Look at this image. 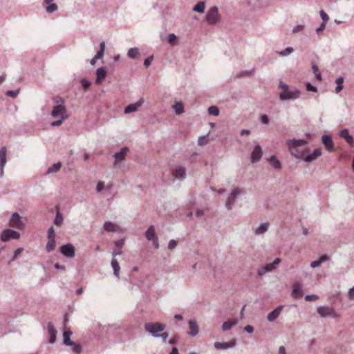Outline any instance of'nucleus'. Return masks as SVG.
I'll return each instance as SVG.
<instances>
[{"label":"nucleus","instance_id":"obj_62","mask_svg":"<svg viewBox=\"0 0 354 354\" xmlns=\"http://www.w3.org/2000/svg\"><path fill=\"white\" fill-rule=\"evenodd\" d=\"M90 86V83L88 81L86 80H82V86L83 88H84L85 89H87Z\"/></svg>","mask_w":354,"mask_h":354},{"label":"nucleus","instance_id":"obj_45","mask_svg":"<svg viewBox=\"0 0 354 354\" xmlns=\"http://www.w3.org/2000/svg\"><path fill=\"white\" fill-rule=\"evenodd\" d=\"M319 13L323 22H326L329 19L328 15L323 10H321Z\"/></svg>","mask_w":354,"mask_h":354},{"label":"nucleus","instance_id":"obj_28","mask_svg":"<svg viewBox=\"0 0 354 354\" xmlns=\"http://www.w3.org/2000/svg\"><path fill=\"white\" fill-rule=\"evenodd\" d=\"M327 260H328V257L326 254H323L320 256L319 259H318L317 261H312L311 267L312 268H317L320 266L322 263L326 262Z\"/></svg>","mask_w":354,"mask_h":354},{"label":"nucleus","instance_id":"obj_21","mask_svg":"<svg viewBox=\"0 0 354 354\" xmlns=\"http://www.w3.org/2000/svg\"><path fill=\"white\" fill-rule=\"evenodd\" d=\"M282 306H279L277 308L274 309L273 311L268 314L267 319L269 320V322H272L277 319L279 315L281 312Z\"/></svg>","mask_w":354,"mask_h":354},{"label":"nucleus","instance_id":"obj_48","mask_svg":"<svg viewBox=\"0 0 354 354\" xmlns=\"http://www.w3.org/2000/svg\"><path fill=\"white\" fill-rule=\"evenodd\" d=\"M62 222H63V218H62V216L58 213L57 214L56 218H55V225L59 226L62 224Z\"/></svg>","mask_w":354,"mask_h":354},{"label":"nucleus","instance_id":"obj_47","mask_svg":"<svg viewBox=\"0 0 354 354\" xmlns=\"http://www.w3.org/2000/svg\"><path fill=\"white\" fill-rule=\"evenodd\" d=\"M176 41V35H174V34H171V35H169V36H168V43H169V44L173 46L175 44Z\"/></svg>","mask_w":354,"mask_h":354},{"label":"nucleus","instance_id":"obj_51","mask_svg":"<svg viewBox=\"0 0 354 354\" xmlns=\"http://www.w3.org/2000/svg\"><path fill=\"white\" fill-rule=\"evenodd\" d=\"M55 239V230L53 227H50L48 232V239Z\"/></svg>","mask_w":354,"mask_h":354},{"label":"nucleus","instance_id":"obj_24","mask_svg":"<svg viewBox=\"0 0 354 354\" xmlns=\"http://www.w3.org/2000/svg\"><path fill=\"white\" fill-rule=\"evenodd\" d=\"M127 152H128V148L124 147L123 149H121V151L115 153V163L124 160Z\"/></svg>","mask_w":354,"mask_h":354},{"label":"nucleus","instance_id":"obj_7","mask_svg":"<svg viewBox=\"0 0 354 354\" xmlns=\"http://www.w3.org/2000/svg\"><path fill=\"white\" fill-rule=\"evenodd\" d=\"M20 238V234L11 229H6L3 230L1 233V236H0V239L3 241H8L10 239H19Z\"/></svg>","mask_w":354,"mask_h":354},{"label":"nucleus","instance_id":"obj_61","mask_svg":"<svg viewBox=\"0 0 354 354\" xmlns=\"http://www.w3.org/2000/svg\"><path fill=\"white\" fill-rule=\"evenodd\" d=\"M261 122L263 123V124H268V116L266 115H261Z\"/></svg>","mask_w":354,"mask_h":354},{"label":"nucleus","instance_id":"obj_8","mask_svg":"<svg viewBox=\"0 0 354 354\" xmlns=\"http://www.w3.org/2000/svg\"><path fill=\"white\" fill-rule=\"evenodd\" d=\"M281 261V260L279 258H277L272 263H268L265 266L261 267L259 270V275H263L265 273L274 270Z\"/></svg>","mask_w":354,"mask_h":354},{"label":"nucleus","instance_id":"obj_34","mask_svg":"<svg viewBox=\"0 0 354 354\" xmlns=\"http://www.w3.org/2000/svg\"><path fill=\"white\" fill-rule=\"evenodd\" d=\"M48 241L46 243V251L48 252H53L55 248V239H48Z\"/></svg>","mask_w":354,"mask_h":354},{"label":"nucleus","instance_id":"obj_59","mask_svg":"<svg viewBox=\"0 0 354 354\" xmlns=\"http://www.w3.org/2000/svg\"><path fill=\"white\" fill-rule=\"evenodd\" d=\"M325 29V24H320V26L316 29V32H317L318 35L320 34Z\"/></svg>","mask_w":354,"mask_h":354},{"label":"nucleus","instance_id":"obj_32","mask_svg":"<svg viewBox=\"0 0 354 354\" xmlns=\"http://www.w3.org/2000/svg\"><path fill=\"white\" fill-rule=\"evenodd\" d=\"M270 165L275 169L281 168V164L278 161L277 158L274 156L270 157L269 159Z\"/></svg>","mask_w":354,"mask_h":354},{"label":"nucleus","instance_id":"obj_27","mask_svg":"<svg viewBox=\"0 0 354 354\" xmlns=\"http://www.w3.org/2000/svg\"><path fill=\"white\" fill-rule=\"evenodd\" d=\"M104 230L107 232H115L118 231V227L112 222H106L104 223Z\"/></svg>","mask_w":354,"mask_h":354},{"label":"nucleus","instance_id":"obj_54","mask_svg":"<svg viewBox=\"0 0 354 354\" xmlns=\"http://www.w3.org/2000/svg\"><path fill=\"white\" fill-rule=\"evenodd\" d=\"M306 87H307L308 91L317 92V87L311 85L310 83H308Z\"/></svg>","mask_w":354,"mask_h":354},{"label":"nucleus","instance_id":"obj_9","mask_svg":"<svg viewBox=\"0 0 354 354\" xmlns=\"http://www.w3.org/2000/svg\"><path fill=\"white\" fill-rule=\"evenodd\" d=\"M145 236L147 241H153L154 248H158V241H157L156 236H155L154 227L153 225H150V227H148L147 231H146L145 233Z\"/></svg>","mask_w":354,"mask_h":354},{"label":"nucleus","instance_id":"obj_55","mask_svg":"<svg viewBox=\"0 0 354 354\" xmlns=\"http://www.w3.org/2000/svg\"><path fill=\"white\" fill-rule=\"evenodd\" d=\"M348 299L353 300V299H354V286L351 288L350 290H348Z\"/></svg>","mask_w":354,"mask_h":354},{"label":"nucleus","instance_id":"obj_26","mask_svg":"<svg viewBox=\"0 0 354 354\" xmlns=\"http://www.w3.org/2000/svg\"><path fill=\"white\" fill-rule=\"evenodd\" d=\"M71 336V331L69 330H65L63 333V343H64L66 346H73V342L70 340V337Z\"/></svg>","mask_w":354,"mask_h":354},{"label":"nucleus","instance_id":"obj_4","mask_svg":"<svg viewBox=\"0 0 354 354\" xmlns=\"http://www.w3.org/2000/svg\"><path fill=\"white\" fill-rule=\"evenodd\" d=\"M8 226L16 228L19 230H23L25 228V223L23 221L22 217L17 213L12 214L11 220L8 223Z\"/></svg>","mask_w":354,"mask_h":354},{"label":"nucleus","instance_id":"obj_50","mask_svg":"<svg viewBox=\"0 0 354 354\" xmlns=\"http://www.w3.org/2000/svg\"><path fill=\"white\" fill-rule=\"evenodd\" d=\"M22 251H23L22 248H19L16 249L15 253H14V256H12V261H15L18 257V256L20 255V254L22 252Z\"/></svg>","mask_w":354,"mask_h":354},{"label":"nucleus","instance_id":"obj_31","mask_svg":"<svg viewBox=\"0 0 354 354\" xmlns=\"http://www.w3.org/2000/svg\"><path fill=\"white\" fill-rule=\"evenodd\" d=\"M205 3L204 1H199L193 8V10L196 12L203 13L205 11Z\"/></svg>","mask_w":354,"mask_h":354},{"label":"nucleus","instance_id":"obj_36","mask_svg":"<svg viewBox=\"0 0 354 354\" xmlns=\"http://www.w3.org/2000/svg\"><path fill=\"white\" fill-rule=\"evenodd\" d=\"M172 109H174L176 115H180L183 113V106L181 102H176V104L172 106Z\"/></svg>","mask_w":354,"mask_h":354},{"label":"nucleus","instance_id":"obj_6","mask_svg":"<svg viewBox=\"0 0 354 354\" xmlns=\"http://www.w3.org/2000/svg\"><path fill=\"white\" fill-rule=\"evenodd\" d=\"M317 313L322 317H338V314L335 312L334 308L328 306H319L317 308Z\"/></svg>","mask_w":354,"mask_h":354},{"label":"nucleus","instance_id":"obj_25","mask_svg":"<svg viewBox=\"0 0 354 354\" xmlns=\"http://www.w3.org/2000/svg\"><path fill=\"white\" fill-rule=\"evenodd\" d=\"M237 324V319H230L228 320L222 325V330L223 331H227L232 328V326Z\"/></svg>","mask_w":354,"mask_h":354},{"label":"nucleus","instance_id":"obj_42","mask_svg":"<svg viewBox=\"0 0 354 354\" xmlns=\"http://www.w3.org/2000/svg\"><path fill=\"white\" fill-rule=\"evenodd\" d=\"M292 48L289 47V48H286L283 51L278 52V55H279L281 56H287V55H290V53H292Z\"/></svg>","mask_w":354,"mask_h":354},{"label":"nucleus","instance_id":"obj_14","mask_svg":"<svg viewBox=\"0 0 354 354\" xmlns=\"http://www.w3.org/2000/svg\"><path fill=\"white\" fill-rule=\"evenodd\" d=\"M107 73L104 68H99L95 72V84L100 85L102 82L105 79Z\"/></svg>","mask_w":354,"mask_h":354},{"label":"nucleus","instance_id":"obj_52","mask_svg":"<svg viewBox=\"0 0 354 354\" xmlns=\"http://www.w3.org/2000/svg\"><path fill=\"white\" fill-rule=\"evenodd\" d=\"M73 352H75V353L77 354H80L82 351V348L80 345H77V344H73Z\"/></svg>","mask_w":354,"mask_h":354},{"label":"nucleus","instance_id":"obj_23","mask_svg":"<svg viewBox=\"0 0 354 354\" xmlns=\"http://www.w3.org/2000/svg\"><path fill=\"white\" fill-rule=\"evenodd\" d=\"M234 345H235V342H234L214 343V347H216V348L217 350L229 348L230 347L234 346Z\"/></svg>","mask_w":354,"mask_h":354},{"label":"nucleus","instance_id":"obj_43","mask_svg":"<svg viewBox=\"0 0 354 354\" xmlns=\"http://www.w3.org/2000/svg\"><path fill=\"white\" fill-rule=\"evenodd\" d=\"M312 70H313V73H314V75H315V76H316V79H317L318 80H320L321 74H320V72H319L318 66L313 65V66H312Z\"/></svg>","mask_w":354,"mask_h":354},{"label":"nucleus","instance_id":"obj_56","mask_svg":"<svg viewBox=\"0 0 354 354\" xmlns=\"http://www.w3.org/2000/svg\"><path fill=\"white\" fill-rule=\"evenodd\" d=\"M153 57L149 56L147 58H146L145 61H144V66H145L146 68L149 67L151 64V62H152Z\"/></svg>","mask_w":354,"mask_h":354},{"label":"nucleus","instance_id":"obj_2","mask_svg":"<svg viewBox=\"0 0 354 354\" xmlns=\"http://www.w3.org/2000/svg\"><path fill=\"white\" fill-rule=\"evenodd\" d=\"M144 328L149 333L151 334L153 337H160L165 342L168 338V333L164 332L165 325L160 322H148L144 325Z\"/></svg>","mask_w":354,"mask_h":354},{"label":"nucleus","instance_id":"obj_37","mask_svg":"<svg viewBox=\"0 0 354 354\" xmlns=\"http://www.w3.org/2000/svg\"><path fill=\"white\" fill-rule=\"evenodd\" d=\"M268 223L261 224V225H259V227H257V230H255V233H257V234H261L266 232V231L268 230Z\"/></svg>","mask_w":354,"mask_h":354},{"label":"nucleus","instance_id":"obj_15","mask_svg":"<svg viewBox=\"0 0 354 354\" xmlns=\"http://www.w3.org/2000/svg\"><path fill=\"white\" fill-rule=\"evenodd\" d=\"M172 176L176 179H183L185 178V167L178 166L172 169Z\"/></svg>","mask_w":354,"mask_h":354},{"label":"nucleus","instance_id":"obj_63","mask_svg":"<svg viewBox=\"0 0 354 354\" xmlns=\"http://www.w3.org/2000/svg\"><path fill=\"white\" fill-rule=\"evenodd\" d=\"M304 28L303 25H298L293 29V32H297L301 31Z\"/></svg>","mask_w":354,"mask_h":354},{"label":"nucleus","instance_id":"obj_12","mask_svg":"<svg viewBox=\"0 0 354 354\" xmlns=\"http://www.w3.org/2000/svg\"><path fill=\"white\" fill-rule=\"evenodd\" d=\"M242 190L240 188H235L232 190V192H231L230 196H229L228 198H227L226 201V207L228 209H231L232 206L234 204V201H235V198L241 194Z\"/></svg>","mask_w":354,"mask_h":354},{"label":"nucleus","instance_id":"obj_46","mask_svg":"<svg viewBox=\"0 0 354 354\" xmlns=\"http://www.w3.org/2000/svg\"><path fill=\"white\" fill-rule=\"evenodd\" d=\"M318 296H317L316 295H307L306 296V297H304V299H306V301H317L318 300Z\"/></svg>","mask_w":354,"mask_h":354},{"label":"nucleus","instance_id":"obj_58","mask_svg":"<svg viewBox=\"0 0 354 354\" xmlns=\"http://www.w3.org/2000/svg\"><path fill=\"white\" fill-rule=\"evenodd\" d=\"M245 331H246L248 333H252L254 331L253 326H252L251 325H248L245 326Z\"/></svg>","mask_w":354,"mask_h":354},{"label":"nucleus","instance_id":"obj_29","mask_svg":"<svg viewBox=\"0 0 354 354\" xmlns=\"http://www.w3.org/2000/svg\"><path fill=\"white\" fill-rule=\"evenodd\" d=\"M48 334H50V343H54L55 341V335L57 334V330L52 324H48Z\"/></svg>","mask_w":354,"mask_h":354},{"label":"nucleus","instance_id":"obj_13","mask_svg":"<svg viewBox=\"0 0 354 354\" xmlns=\"http://www.w3.org/2000/svg\"><path fill=\"white\" fill-rule=\"evenodd\" d=\"M262 156V150L261 147L259 145H257L253 149L252 153H251V162L252 163H256L261 159Z\"/></svg>","mask_w":354,"mask_h":354},{"label":"nucleus","instance_id":"obj_64","mask_svg":"<svg viewBox=\"0 0 354 354\" xmlns=\"http://www.w3.org/2000/svg\"><path fill=\"white\" fill-rule=\"evenodd\" d=\"M278 354H286V348L284 346H281L279 347V349H278Z\"/></svg>","mask_w":354,"mask_h":354},{"label":"nucleus","instance_id":"obj_17","mask_svg":"<svg viewBox=\"0 0 354 354\" xmlns=\"http://www.w3.org/2000/svg\"><path fill=\"white\" fill-rule=\"evenodd\" d=\"M105 50V42L102 41L100 44V50L97 51V54H95V57L91 60V66H94L95 64V62L98 59H102L104 56V51Z\"/></svg>","mask_w":354,"mask_h":354},{"label":"nucleus","instance_id":"obj_41","mask_svg":"<svg viewBox=\"0 0 354 354\" xmlns=\"http://www.w3.org/2000/svg\"><path fill=\"white\" fill-rule=\"evenodd\" d=\"M208 113L213 116H217L219 114V111L217 106H212L208 108Z\"/></svg>","mask_w":354,"mask_h":354},{"label":"nucleus","instance_id":"obj_38","mask_svg":"<svg viewBox=\"0 0 354 354\" xmlns=\"http://www.w3.org/2000/svg\"><path fill=\"white\" fill-rule=\"evenodd\" d=\"M129 57L131 59H134L138 55V48H131L129 50V53H127Z\"/></svg>","mask_w":354,"mask_h":354},{"label":"nucleus","instance_id":"obj_33","mask_svg":"<svg viewBox=\"0 0 354 354\" xmlns=\"http://www.w3.org/2000/svg\"><path fill=\"white\" fill-rule=\"evenodd\" d=\"M111 267H113V274L115 276L118 277V273L120 272V266L118 265V261L114 258L111 260Z\"/></svg>","mask_w":354,"mask_h":354},{"label":"nucleus","instance_id":"obj_53","mask_svg":"<svg viewBox=\"0 0 354 354\" xmlns=\"http://www.w3.org/2000/svg\"><path fill=\"white\" fill-rule=\"evenodd\" d=\"M176 245H177L176 241L170 240L169 243H168V248H169V250H173L175 248V247H176Z\"/></svg>","mask_w":354,"mask_h":354},{"label":"nucleus","instance_id":"obj_35","mask_svg":"<svg viewBox=\"0 0 354 354\" xmlns=\"http://www.w3.org/2000/svg\"><path fill=\"white\" fill-rule=\"evenodd\" d=\"M344 81V80H343L342 77H339L336 79V84H337V86L335 88V92H336V93H339L341 91H342Z\"/></svg>","mask_w":354,"mask_h":354},{"label":"nucleus","instance_id":"obj_49","mask_svg":"<svg viewBox=\"0 0 354 354\" xmlns=\"http://www.w3.org/2000/svg\"><path fill=\"white\" fill-rule=\"evenodd\" d=\"M60 118H61L60 120L52 122V126L53 127H58V126L61 125V124L63 122V120H64L67 118V116H62V117H60Z\"/></svg>","mask_w":354,"mask_h":354},{"label":"nucleus","instance_id":"obj_40","mask_svg":"<svg viewBox=\"0 0 354 354\" xmlns=\"http://www.w3.org/2000/svg\"><path fill=\"white\" fill-rule=\"evenodd\" d=\"M60 168H61L60 163L58 162L57 164H54V165H53V166L48 167V171H46V174H50L51 172H56V171H59Z\"/></svg>","mask_w":354,"mask_h":354},{"label":"nucleus","instance_id":"obj_16","mask_svg":"<svg viewBox=\"0 0 354 354\" xmlns=\"http://www.w3.org/2000/svg\"><path fill=\"white\" fill-rule=\"evenodd\" d=\"M322 144H324V147H326V150H328V151H334V144L333 143V141L331 140L330 136H322Z\"/></svg>","mask_w":354,"mask_h":354},{"label":"nucleus","instance_id":"obj_1","mask_svg":"<svg viewBox=\"0 0 354 354\" xmlns=\"http://www.w3.org/2000/svg\"><path fill=\"white\" fill-rule=\"evenodd\" d=\"M287 145L293 156L308 163L316 160L322 154L320 149H316L312 153L307 154L305 148L306 141L304 140H289L287 141Z\"/></svg>","mask_w":354,"mask_h":354},{"label":"nucleus","instance_id":"obj_22","mask_svg":"<svg viewBox=\"0 0 354 354\" xmlns=\"http://www.w3.org/2000/svg\"><path fill=\"white\" fill-rule=\"evenodd\" d=\"M189 332L188 334L189 335L194 337L198 333V326L196 324V322L194 320L189 321Z\"/></svg>","mask_w":354,"mask_h":354},{"label":"nucleus","instance_id":"obj_11","mask_svg":"<svg viewBox=\"0 0 354 354\" xmlns=\"http://www.w3.org/2000/svg\"><path fill=\"white\" fill-rule=\"evenodd\" d=\"M60 252L66 257L72 258L74 257V247L71 243L65 244L61 246Z\"/></svg>","mask_w":354,"mask_h":354},{"label":"nucleus","instance_id":"obj_57","mask_svg":"<svg viewBox=\"0 0 354 354\" xmlns=\"http://www.w3.org/2000/svg\"><path fill=\"white\" fill-rule=\"evenodd\" d=\"M206 143H207V140L205 139V136L200 137V138H198V145L204 146Z\"/></svg>","mask_w":354,"mask_h":354},{"label":"nucleus","instance_id":"obj_5","mask_svg":"<svg viewBox=\"0 0 354 354\" xmlns=\"http://www.w3.org/2000/svg\"><path fill=\"white\" fill-rule=\"evenodd\" d=\"M221 19V17L218 13V9L216 6L212 7L206 14L207 22H217Z\"/></svg>","mask_w":354,"mask_h":354},{"label":"nucleus","instance_id":"obj_18","mask_svg":"<svg viewBox=\"0 0 354 354\" xmlns=\"http://www.w3.org/2000/svg\"><path fill=\"white\" fill-rule=\"evenodd\" d=\"M66 109L62 105H57L54 107V109H53L52 111V116L54 118H62V116H67L66 115Z\"/></svg>","mask_w":354,"mask_h":354},{"label":"nucleus","instance_id":"obj_19","mask_svg":"<svg viewBox=\"0 0 354 354\" xmlns=\"http://www.w3.org/2000/svg\"><path fill=\"white\" fill-rule=\"evenodd\" d=\"M303 294L301 284L298 282L295 283L293 284V290H292V297L294 298H301Z\"/></svg>","mask_w":354,"mask_h":354},{"label":"nucleus","instance_id":"obj_3","mask_svg":"<svg viewBox=\"0 0 354 354\" xmlns=\"http://www.w3.org/2000/svg\"><path fill=\"white\" fill-rule=\"evenodd\" d=\"M279 88L283 89L281 94H279V99L281 100H295L298 99L299 96H300V91L298 89H290L288 85L283 82L279 83Z\"/></svg>","mask_w":354,"mask_h":354},{"label":"nucleus","instance_id":"obj_39","mask_svg":"<svg viewBox=\"0 0 354 354\" xmlns=\"http://www.w3.org/2000/svg\"><path fill=\"white\" fill-rule=\"evenodd\" d=\"M57 8L58 7L55 3H50L49 4H47V6L46 7V11L48 13H53V12L56 11Z\"/></svg>","mask_w":354,"mask_h":354},{"label":"nucleus","instance_id":"obj_30","mask_svg":"<svg viewBox=\"0 0 354 354\" xmlns=\"http://www.w3.org/2000/svg\"><path fill=\"white\" fill-rule=\"evenodd\" d=\"M6 156V149L5 147H2L0 149V168H1V171H3V167H4L5 163L6 162V158L5 156Z\"/></svg>","mask_w":354,"mask_h":354},{"label":"nucleus","instance_id":"obj_60","mask_svg":"<svg viewBox=\"0 0 354 354\" xmlns=\"http://www.w3.org/2000/svg\"><path fill=\"white\" fill-rule=\"evenodd\" d=\"M104 189V183L102 182H99L97 184V192H100Z\"/></svg>","mask_w":354,"mask_h":354},{"label":"nucleus","instance_id":"obj_10","mask_svg":"<svg viewBox=\"0 0 354 354\" xmlns=\"http://www.w3.org/2000/svg\"><path fill=\"white\" fill-rule=\"evenodd\" d=\"M144 104V99L141 98L139 100V101L136 102L134 104H131L125 107V109H124V113L126 114H130L131 113H134L138 111V109L142 107V104Z\"/></svg>","mask_w":354,"mask_h":354},{"label":"nucleus","instance_id":"obj_20","mask_svg":"<svg viewBox=\"0 0 354 354\" xmlns=\"http://www.w3.org/2000/svg\"><path fill=\"white\" fill-rule=\"evenodd\" d=\"M339 136L344 140H346V142H348L350 146H353V137L348 134V130L347 129H344L342 131H340Z\"/></svg>","mask_w":354,"mask_h":354},{"label":"nucleus","instance_id":"obj_44","mask_svg":"<svg viewBox=\"0 0 354 354\" xmlns=\"http://www.w3.org/2000/svg\"><path fill=\"white\" fill-rule=\"evenodd\" d=\"M19 93V90L15 91H6V96L11 97L12 98L17 97Z\"/></svg>","mask_w":354,"mask_h":354}]
</instances>
